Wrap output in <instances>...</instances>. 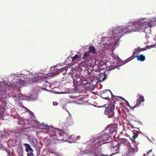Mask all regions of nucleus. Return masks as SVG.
Listing matches in <instances>:
<instances>
[{
  "label": "nucleus",
  "instance_id": "1",
  "mask_svg": "<svg viewBox=\"0 0 156 156\" xmlns=\"http://www.w3.org/2000/svg\"><path fill=\"white\" fill-rule=\"evenodd\" d=\"M152 25L149 23L144 20H139L134 25L128 26L126 27L121 28L116 27L114 28L112 34L117 39H120L124 34H129L131 32L143 31L146 28L151 27Z\"/></svg>",
  "mask_w": 156,
  "mask_h": 156
},
{
  "label": "nucleus",
  "instance_id": "2",
  "mask_svg": "<svg viewBox=\"0 0 156 156\" xmlns=\"http://www.w3.org/2000/svg\"><path fill=\"white\" fill-rule=\"evenodd\" d=\"M112 136L107 134L106 133H103L101 136L98 138L96 139L92 142L93 145H94L97 148L99 149L101 151L100 148H99L100 146L104 144L108 143L111 141L109 138Z\"/></svg>",
  "mask_w": 156,
  "mask_h": 156
},
{
  "label": "nucleus",
  "instance_id": "3",
  "mask_svg": "<svg viewBox=\"0 0 156 156\" xmlns=\"http://www.w3.org/2000/svg\"><path fill=\"white\" fill-rule=\"evenodd\" d=\"M92 145L89 150H83L81 151L82 154H92L94 155L95 156H101V151L99 149L97 148L94 145Z\"/></svg>",
  "mask_w": 156,
  "mask_h": 156
},
{
  "label": "nucleus",
  "instance_id": "4",
  "mask_svg": "<svg viewBox=\"0 0 156 156\" xmlns=\"http://www.w3.org/2000/svg\"><path fill=\"white\" fill-rule=\"evenodd\" d=\"M122 141L123 142V143L128 145H129V151L130 155L133 154L134 152H136L137 151V147L136 145H133L132 146L127 139L123 138L122 139Z\"/></svg>",
  "mask_w": 156,
  "mask_h": 156
},
{
  "label": "nucleus",
  "instance_id": "5",
  "mask_svg": "<svg viewBox=\"0 0 156 156\" xmlns=\"http://www.w3.org/2000/svg\"><path fill=\"white\" fill-rule=\"evenodd\" d=\"M115 108V105L113 103H111L105 109L104 114L105 115H112Z\"/></svg>",
  "mask_w": 156,
  "mask_h": 156
},
{
  "label": "nucleus",
  "instance_id": "6",
  "mask_svg": "<svg viewBox=\"0 0 156 156\" xmlns=\"http://www.w3.org/2000/svg\"><path fill=\"white\" fill-rule=\"evenodd\" d=\"M118 129V125L116 124L111 125L109 130L110 134H113L114 137L117 134Z\"/></svg>",
  "mask_w": 156,
  "mask_h": 156
},
{
  "label": "nucleus",
  "instance_id": "7",
  "mask_svg": "<svg viewBox=\"0 0 156 156\" xmlns=\"http://www.w3.org/2000/svg\"><path fill=\"white\" fill-rule=\"evenodd\" d=\"M24 83V81L21 79H18L16 81V82L15 83V84L14 86H12V87H14L15 88L17 87H20L23 86Z\"/></svg>",
  "mask_w": 156,
  "mask_h": 156
},
{
  "label": "nucleus",
  "instance_id": "8",
  "mask_svg": "<svg viewBox=\"0 0 156 156\" xmlns=\"http://www.w3.org/2000/svg\"><path fill=\"white\" fill-rule=\"evenodd\" d=\"M139 98L136 100V105L135 107H133L132 108H134L137 106H138L140 105L142 102H144V97L143 96L140 95L139 94H138Z\"/></svg>",
  "mask_w": 156,
  "mask_h": 156
},
{
  "label": "nucleus",
  "instance_id": "9",
  "mask_svg": "<svg viewBox=\"0 0 156 156\" xmlns=\"http://www.w3.org/2000/svg\"><path fill=\"white\" fill-rule=\"evenodd\" d=\"M107 75L105 72L99 74L98 78V80L100 82H102L107 78Z\"/></svg>",
  "mask_w": 156,
  "mask_h": 156
},
{
  "label": "nucleus",
  "instance_id": "10",
  "mask_svg": "<svg viewBox=\"0 0 156 156\" xmlns=\"http://www.w3.org/2000/svg\"><path fill=\"white\" fill-rule=\"evenodd\" d=\"M7 84L4 82L1 83L0 86V90L3 92L2 94L5 93L6 91L7 88Z\"/></svg>",
  "mask_w": 156,
  "mask_h": 156
},
{
  "label": "nucleus",
  "instance_id": "11",
  "mask_svg": "<svg viewBox=\"0 0 156 156\" xmlns=\"http://www.w3.org/2000/svg\"><path fill=\"white\" fill-rule=\"evenodd\" d=\"M52 132L53 133V134H51L50 133L49 134L50 136H54L55 140H59L60 139L58 137V136L60 135V134L58 133H56L55 130H51Z\"/></svg>",
  "mask_w": 156,
  "mask_h": 156
},
{
  "label": "nucleus",
  "instance_id": "12",
  "mask_svg": "<svg viewBox=\"0 0 156 156\" xmlns=\"http://www.w3.org/2000/svg\"><path fill=\"white\" fill-rule=\"evenodd\" d=\"M134 58L136 57L137 60L138 61L143 62L145 60V56L142 54H139L136 56H134Z\"/></svg>",
  "mask_w": 156,
  "mask_h": 156
},
{
  "label": "nucleus",
  "instance_id": "13",
  "mask_svg": "<svg viewBox=\"0 0 156 156\" xmlns=\"http://www.w3.org/2000/svg\"><path fill=\"white\" fill-rule=\"evenodd\" d=\"M89 52L92 54H95L96 52V49L94 46L91 45L89 47Z\"/></svg>",
  "mask_w": 156,
  "mask_h": 156
},
{
  "label": "nucleus",
  "instance_id": "14",
  "mask_svg": "<svg viewBox=\"0 0 156 156\" xmlns=\"http://www.w3.org/2000/svg\"><path fill=\"white\" fill-rule=\"evenodd\" d=\"M72 77L74 81H76L77 82H78L80 81L81 78L78 75L76 74L75 76H73Z\"/></svg>",
  "mask_w": 156,
  "mask_h": 156
},
{
  "label": "nucleus",
  "instance_id": "15",
  "mask_svg": "<svg viewBox=\"0 0 156 156\" xmlns=\"http://www.w3.org/2000/svg\"><path fill=\"white\" fill-rule=\"evenodd\" d=\"M29 140L30 143H31L34 145H35L37 143V141L36 139L34 138L30 139Z\"/></svg>",
  "mask_w": 156,
  "mask_h": 156
},
{
  "label": "nucleus",
  "instance_id": "16",
  "mask_svg": "<svg viewBox=\"0 0 156 156\" xmlns=\"http://www.w3.org/2000/svg\"><path fill=\"white\" fill-rule=\"evenodd\" d=\"M25 146H26V151H33V150L31 148L30 146L28 144H25Z\"/></svg>",
  "mask_w": 156,
  "mask_h": 156
},
{
  "label": "nucleus",
  "instance_id": "17",
  "mask_svg": "<svg viewBox=\"0 0 156 156\" xmlns=\"http://www.w3.org/2000/svg\"><path fill=\"white\" fill-rule=\"evenodd\" d=\"M112 98H114L115 99H118V98H119L120 99L122 98V100H124L125 101V102L126 103H128V101H126L124 98H122L121 97L112 95ZM128 104H129V103H128Z\"/></svg>",
  "mask_w": 156,
  "mask_h": 156
},
{
  "label": "nucleus",
  "instance_id": "18",
  "mask_svg": "<svg viewBox=\"0 0 156 156\" xmlns=\"http://www.w3.org/2000/svg\"><path fill=\"white\" fill-rule=\"evenodd\" d=\"M80 57L77 55H76L75 56L72 58V61H77V59L80 58Z\"/></svg>",
  "mask_w": 156,
  "mask_h": 156
},
{
  "label": "nucleus",
  "instance_id": "19",
  "mask_svg": "<svg viewBox=\"0 0 156 156\" xmlns=\"http://www.w3.org/2000/svg\"><path fill=\"white\" fill-rule=\"evenodd\" d=\"M107 93L108 92H104V93L103 94L101 95L102 96H101V97L106 100H109L110 98H108V96H107V95H106V97H104V94H107Z\"/></svg>",
  "mask_w": 156,
  "mask_h": 156
},
{
  "label": "nucleus",
  "instance_id": "20",
  "mask_svg": "<svg viewBox=\"0 0 156 156\" xmlns=\"http://www.w3.org/2000/svg\"><path fill=\"white\" fill-rule=\"evenodd\" d=\"M36 150L37 151V156L40 155L41 152V149L39 147H37L36 148Z\"/></svg>",
  "mask_w": 156,
  "mask_h": 156
},
{
  "label": "nucleus",
  "instance_id": "21",
  "mask_svg": "<svg viewBox=\"0 0 156 156\" xmlns=\"http://www.w3.org/2000/svg\"><path fill=\"white\" fill-rule=\"evenodd\" d=\"M17 153L19 156H21L23 154V150L21 149L20 150H18Z\"/></svg>",
  "mask_w": 156,
  "mask_h": 156
},
{
  "label": "nucleus",
  "instance_id": "22",
  "mask_svg": "<svg viewBox=\"0 0 156 156\" xmlns=\"http://www.w3.org/2000/svg\"><path fill=\"white\" fill-rule=\"evenodd\" d=\"M142 124V123L140 121H136L134 123V125L136 126H137L138 125H141Z\"/></svg>",
  "mask_w": 156,
  "mask_h": 156
},
{
  "label": "nucleus",
  "instance_id": "23",
  "mask_svg": "<svg viewBox=\"0 0 156 156\" xmlns=\"http://www.w3.org/2000/svg\"><path fill=\"white\" fill-rule=\"evenodd\" d=\"M89 55H90L89 52V51L86 52L83 55V57L85 58H86L88 56H89Z\"/></svg>",
  "mask_w": 156,
  "mask_h": 156
},
{
  "label": "nucleus",
  "instance_id": "24",
  "mask_svg": "<svg viewBox=\"0 0 156 156\" xmlns=\"http://www.w3.org/2000/svg\"><path fill=\"white\" fill-rule=\"evenodd\" d=\"M138 137V135L137 134H135L132 136V137L131 138L132 140H134L136 138Z\"/></svg>",
  "mask_w": 156,
  "mask_h": 156
},
{
  "label": "nucleus",
  "instance_id": "25",
  "mask_svg": "<svg viewBox=\"0 0 156 156\" xmlns=\"http://www.w3.org/2000/svg\"><path fill=\"white\" fill-rule=\"evenodd\" d=\"M140 51L139 47H138L137 48H135V51L133 52V55L136 54V53L138 52H140V51Z\"/></svg>",
  "mask_w": 156,
  "mask_h": 156
},
{
  "label": "nucleus",
  "instance_id": "26",
  "mask_svg": "<svg viewBox=\"0 0 156 156\" xmlns=\"http://www.w3.org/2000/svg\"><path fill=\"white\" fill-rule=\"evenodd\" d=\"M50 126L48 125H45L43 127V129H49Z\"/></svg>",
  "mask_w": 156,
  "mask_h": 156
},
{
  "label": "nucleus",
  "instance_id": "27",
  "mask_svg": "<svg viewBox=\"0 0 156 156\" xmlns=\"http://www.w3.org/2000/svg\"><path fill=\"white\" fill-rule=\"evenodd\" d=\"M140 51H144L145 50H147V48H140Z\"/></svg>",
  "mask_w": 156,
  "mask_h": 156
},
{
  "label": "nucleus",
  "instance_id": "28",
  "mask_svg": "<svg viewBox=\"0 0 156 156\" xmlns=\"http://www.w3.org/2000/svg\"><path fill=\"white\" fill-rule=\"evenodd\" d=\"M153 45H150V46H147L146 48H147V49H150L153 47Z\"/></svg>",
  "mask_w": 156,
  "mask_h": 156
},
{
  "label": "nucleus",
  "instance_id": "29",
  "mask_svg": "<svg viewBox=\"0 0 156 156\" xmlns=\"http://www.w3.org/2000/svg\"><path fill=\"white\" fill-rule=\"evenodd\" d=\"M33 151H27V155L28 154H32L33 153Z\"/></svg>",
  "mask_w": 156,
  "mask_h": 156
},
{
  "label": "nucleus",
  "instance_id": "30",
  "mask_svg": "<svg viewBox=\"0 0 156 156\" xmlns=\"http://www.w3.org/2000/svg\"><path fill=\"white\" fill-rule=\"evenodd\" d=\"M45 124H44V122H42L41 123V126L43 127L45 125Z\"/></svg>",
  "mask_w": 156,
  "mask_h": 156
},
{
  "label": "nucleus",
  "instance_id": "31",
  "mask_svg": "<svg viewBox=\"0 0 156 156\" xmlns=\"http://www.w3.org/2000/svg\"><path fill=\"white\" fill-rule=\"evenodd\" d=\"M27 156H34L33 153L29 154H27Z\"/></svg>",
  "mask_w": 156,
  "mask_h": 156
},
{
  "label": "nucleus",
  "instance_id": "32",
  "mask_svg": "<svg viewBox=\"0 0 156 156\" xmlns=\"http://www.w3.org/2000/svg\"><path fill=\"white\" fill-rule=\"evenodd\" d=\"M130 125H131V127L132 128H133V127H134V128H136V129H138L136 127H133V125H132V124H130Z\"/></svg>",
  "mask_w": 156,
  "mask_h": 156
},
{
  "label": "nucleus",
  "instance_id": "33",
  "mask_svg": "<svg viewBox=\"0 0 156 156\" xmlns=\"http://www.w3.org/2000/svg\"><path fill=\"white\" fill-rule=\"evenodd\" d=\"M76 139H79L80 138V136H78L76 138Z\"/></svg>",
  "mask_w": 156,
  "mask_h": 156
},
{
  "label": "nucleus",
  "instance_id": "34",
  "mask_svg": "<svg viewBox=\"0 0 156 156\" xmlns=\"http://www.w3.org/2000/svg\"><path fill=\"white\" fill-rule=\"evenodd\" d=\"M133 57V56H132V57H131L130 58H131L130 60H131L132 59H133V58L132 57Z\"/></svg>",
  "mask_w": 156,
  "mask_h": 156
},
{
  "label": "nucleus",
  "instance_id": "35",
  "mask_svg": "<svg viewBox=\"0 0 156 156\" xmlns=\"http://www.w3.org/2000/svg\"><path fill=\"white\" fill-rule=\"evenodd\" d=\"M1 93L0 92V97H2V98L3 96H1Z\"/></svg>",
  "mask_w": 156,
  "mask_h": 156
},
{
  "label": "nucleus",
  "instance_id": "36",
  "mask_svg": "<svg viewBox=\"0 0 156 156\" xmlns=\"http://www.w3.org/2000/svg\"><path fill=\"white\" fill-rule=\"evenodd\" d=\"M60 71H62V69H60Z\"/></svg>",
  "mask_w": 156,
  "mask_h": 156
},
{
  "label": "nucleus",
  "instance_id": "37",
  "mask_svg": "<svg viewBox=\"0 0 156 156\" xmlns=\"http://www.w3.org/2000/svg\"><path fill=\"white\" fill-rule=\"evenodd\" d=\"M110 91V93L111 94H112V93Z\"/></svg>",
  "mask_w": 156,
  "mask_h": 156
},
{
  "label": "nucleus",
  "instance_id": "38",
  "mask_svg": "<svg viewBox=\"0 0 156 156\" xmlns=\"http://www.w3.org/2000/svg\"><path fill=\"white\" fill-rule=\"evenodd\" d=\"M101 62L103 63V62H100V63Z\"/></svg>",
  "mask_w": 156,
  "mask_h": 156
},
{
  "label": "nucleus",
  "instance_id": "39",
  "mask_svg": "<svg viewBox=\"0 0 156 156\" xmlns=\"http://www.w3.org/2000/svg\"><path fill=\"white\" fill-rule=\"evenodd\" d=\"M106 94H104V95H106ZM104 96V97H105V96Z\"/></svg>",
  "mask_w": 156,
  "mask_h": 156
}]
</instances>
